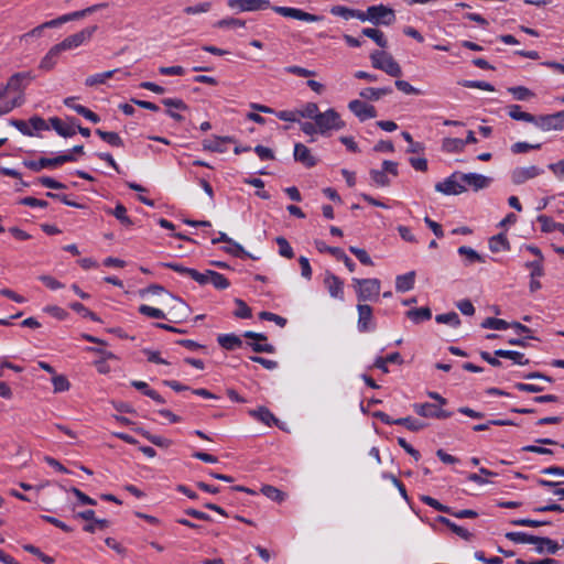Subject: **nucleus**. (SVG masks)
Listing matches in <instances>:
<instances>
[{
  "instance_id": "f257e3e1",
  "label": "nucleus",
  "mask_w": 564,
  "mask_h": 564,
  "mask_svg": "<svg viewBox=\"0 0 564 564\" xmlns=\"http://www.w3.org/2000/svg\"><path fill=\"white\" fill-rule=\"evenodd\" d=\"M228 7L239 11H258L271 8L280 15L306 22H318L323 19L321 15L312 14L301 9L271 6L269 0H228Z\"/></svg>"
},
{
  "instance_id": "f03ea898",
  "label": "nucleus",
  "mask_w": 564,
  "mask_h": 564,
  "mask_svg": "<svg viewBox=\"0 0 564 564\" xmlns=\"http://www.w3.org/2000/svg\"><path fill=\"white\" fill-rule=\"evenodd\" d=\"M505 536L514 543L534 544L535 552L539 554H555L564 546V539L560 544L557 541L547 536H538L524 532H507Z\"/></svg>"
},
{
  "instance_id": "7ed1b4c3",
  "label": "nucleus",
  "mask_w": 564,
  "mask_h": 564,
  "mask_svg": "<svg viewBox=\"0 0 564 564\" xmlns=\"http://www.w3.org/2000/svg\"><path fill=\"white\" fill-rule=\"evenodd\" d=\"M372 67L383 70L392 77H401L402 68L393 56L386 51H375L370 54Z\"/></svg>"
},
{
  "instance_id": "20e7f679",
  "label": "nucleus",
  "mask_w": 564,
  "mask_h": 564,
  "mask_svg": "<svg viewBox=\"0 0 564 564\" xmlns=\"http://www.w3.org/2000/svg\"><path fill=\"white\" fill-rule=\"evenodd\" d=\"M354 288L357 293L359 303L367 301H378L381 283L380 280L373 279H352Z\"/></svg>"
},
{
  "instance_id": "39448f33",
  "label": "nucleus",
  "mask_w": 564,
  "mask_h": 564,
  "mask_svg": "<svg viewBox=\"0 0 564 564\" xmlns=\"http://www.w3.org/2000/svg\"><path fill=\"white\" fill-rule=\"evenodd\" d=\"M315 123L318 128V133L325 134L329 130H340L345 128L346 123L341 120L340 115L333 108L319 112Z\"/></svg>"
},
{
  "instance_id": "423d86ee",
  "label": "nucleus",
  "mask_w": 564,
  "mask_h": 564,
  "mask_svg": "<svg viewBox=\"0 0 564 564\" xmlns=\"http://www.w3.org/2000/svg\"><path fill=\"white\" fill-rule=\"evenodd\" d=\"M77 159L72 153H64L55 158H40L37 161H24L23 165L33 172H40L46 167H56L67 162H75Z\"/></svg>"
},
{
  "instance_id": "0eeeda50",
  "label": "nucleus",
  "mask_w": 564,
  "mask_h": 564,
  "mask_svg": "<svg viewBox=\"0 0 564 564\" xmlns=\"http://www.w3.org/2000/svg\"><path fill=\"white\" fill-rule=\"evenodd\" d=\"M368 18L375 25H391L395 22L394 10L383 4L368 7Z\"/></svg>"
},
{
  "instance_id": "6e6552de",
  "label": "nucleus",
  "mask_w": 564,
  "mask_h": 564,
  "mask_svg": "<svg viewBox=\"0 0 564 564\" xmlns=\"http://www.w3.org/2000/svg\"><path fill=\"white\" fill-rule=\"evenodd\" d=\"M533 123L542 130H563L564 129V110L552 113L534 116Z\"/></svg>"
},
{
  "instance_id": "1a4fd4ad",
  "label": "nucleus",
  "mask_w": 564,
  "mask_h": 564,
  "mask_svg": "<svg viewBox=\"0 0 564 564\" xmlns=\"http://www.w3.org/2000/svg\"><path fill=\"white\" fill-rule=\"evenodd\" d=\"M97 26H88L75 34H72L64 39L61 43H58V48L62 50V52L67 50H73L82 45L85 41L89 40L94 32L96 31Z\"/></svg>"
},
{
  "instance_id": "9d476101",
  "label": "nucleus",
  "mask_w": 564,
  "mask_h": 564,
  "mask_svg": "<svg viewBox=\"0 0 564 564\" xmlns=\"http://www.w3.org/2000/svg\"><path fill=\"white\" fill-rule=\"evenodd\" d=\"M75 518L83 519L88 521L87 524L84 525L83 530L87 533H95V524H98V529L104 530L110 527V521L107 519H98L95 516V511L93 509H88L85 511H80L75 513Z\"/></svg>"
},
{
  "instance_id": "9b49d317",
  "label": "nucleus",
  "mask_w": 564,
  "mask_h": 564,
  "mask_svg": "<svg viewBox=\"0 0 564 564\" xmlns=\"http://www.w3.org/2000/svg\"><path fill=\"white\" fill-rule=\"evenodd\" d=\"M460 173L455 172L444 182H440L435 185V189L446 195H458L467 191L466 186L458 183L455 177L459 176Z\"/></svg>"
},
{
  "instance_id": "f8f14e48",
  "label": "nucleus",
  "mask_w": 564,
  "mask_h": 564,
  "mask_svg": "<svg viewBox=\"0 0 564 564\" xmlns=\"http://www.w3.org/2000/svg\"><path fill=\"white\" fill-rule=\"evenodd\" d=\"M348 108L352 113H355L360 119V121H365L366 119L377 117V109L375 108V106L368 105L359 99L349 101Z\"/></svg>"
},
{
  "instance_id": "ddd939ff",
  "label": "nucleus",
  "mask_w": 564,
  "mask_h": 564,
  "mask_svg": "<svg viewBox=\"0 0 564 564\" xmlns=\"http://www.w3.org/2000/svg\"><path fill=\"white\" fill-rule=\"evenodd\" d=\"M414 410L424 417L447 419L452 415V412L442 410L433 403L415 404Z\"/></svg>"
},
{
  "instance_id": "4468645a",
  "label": "nucleus",
  "mask_w": 564,
  "mask_h": 564,
  "mask_svg": "<svg viewBox=\"0 0 564 564\" xmlns=\"http://www.w3.org/2000/svg\"><path fill=\"white\" fill-rule=\"evenodd\" d=\"M459 178L474 191L488 187L492 181L490 177L477 173H460Z\"/></svg>"
},
{
  "instance_id": "2eb2a0df",
  "label": "nucleus",
  "mask_w": 564,
  "mask_h": 564,
  "mask_svg": "<svg viewBox=\"0 0 564 564\" xmlns=\"http://www.w3.org/2000/svg\"><path fill=\"white\" fill-rule=\"evenodd\" d=\"M542 173L543 170L539 169L535 165H531L529 167H517L512 171L511 178L514 184L519 185L530 178L539 176Z\"/></svg>"
},
{
  "instance_id": "dca6fc26",
  "label": "nucleus",
  "mask_w": 564,
  "mask_h": 564,
  "mask_svg": "<svg viewBox=\"0 0 564 564\" xmlns=\"http://www.w3.org/2000/svg\"><path fill=\"white\" fill-rule=\"evenodd\" d=\"M294 160L305 167H314L317 160L312 155L311 150L303 143H295L294 145Z\"/></svg>"
},
{
  "instance_id": "f3484780",
  "label": "nucleus",
  "mask_w": 564,
  "mask_h": 564,
  "mask_svg": "<svg viewBox=\"0 0 564 564\" xmlns=\"http://www.w3.org/2000/svg\"><path fill=\"white\" fill-rule=\"evenodd\" d=\"M33 79L34 76L31 72L15 73L9 78L7 88H9L10 91H23L26 85Z\"/></svg>"
},
{
  "instance_id": "a211bd4d",
  "label": "nucleus",
  "mask_w": 564,
  "mask_h": 564,
  "mask_svg": "<svg viewBox=\"0 0 564 564\" xmlns=\"http://www.w3.org/2000/svg\"><path fill=\"white\" fill-rule=\"evenodd\" d=\"M324 284L330 296L339 300L344 299V282L337 275L332 272H327L324 279Z\"/></svg>"
},
{
  "instance_id": "6ab92c4d",
  "label": "nucleus",
  "mask_w": 564,
  "mask_h": 564,
  "mask_svg": "<svg viewBox=\"0 0 564 564\" xmlns=\"http://www.w3.org/2000/svg\"><path fill=\"white\" fill-rule=\"evenodd\" d=\"M358 310V328L360 332H368L372 328V307L368 304L359 303Z\"/></svg>"
},
{
  "instance_id": "aec40b11",
  "label": "nucleus",
  "mask_w": 564,
  "mask_h": 564,
  "mask_svg": "<svg viewBox=\"0 0 564 564\" xmlns=\"http://www.w3.org/2000/svg\"><path fill=\"white\" fill-rule=\"evenodd\" d=\"M249 415L252 417L261 421L268 426L271 425H278L279 426V419L274 416V414L265 406H259L254 410H249Z\"/></svg>"
},
{
  "instance_id": "412c9836",
  "label": "nucleus",
  "mask_w": 564,
  "mask_h": 564,
  "mask_svg": "<svg viewBox=\"0 0 564 564\" xmlns=\"http://www.w3.org/2000/svg\"><path fill=\"white\" fill-rule=\"evenodd\" d=\"M236 140L232 137H215L214 140H204L203 149L205 151L224 153L226 151L225 148L221 147V143H235Z\"/></svg>"
},
{
  "instance_id": "4be33fe9",
  "label": "nucleus",
  "mask_w": 564,
  "mask_h": 564,
  "mask_svg": "<svg viewBox=\"0 0 564 564\" xmlns=\"http://www.w3.org/2000/svg\"><path fill=\"white\" fill-rule=\"evenodd\" d=\"M50 123L52 128L64 138H70L76 134L75 126L69 123L68 126L63 122L62 119L57 117L50 118Z\"/></svg>"
},
{
  "instance_id": "5701e85b",
  "label": "nucleus",
  "mask_w": 564,
  "mask_h": 564,
  "mask_svg": "<svg viewBox=\"0 0 564 564\" xmlns=\"http://www.w3.org/2000/svg\"><path fill=\"white\" fill-rule=\"evenodd\" d=\"M405 316L414 324H420L424 321H429L432 317V311L430 307L411 308L405 313Z\"/></svg>"
},
{
  "instance_id": "b1692460",
  "label": "nucleus",
  "mask_w": 564,
  "mask_h": 564,
  "mask_svg": "<svg viewBox=\"0 0 564 564\" xmlns=\"http://www.w3.org/2000/svg\"><path fill=\"white\" fill-rule=\"evenodd\" d=\"M61 53H62V50L58 48L57 44H55L54 46L51 47V50L47 52V54L42 58L39 67L43 70L52 69L55 66L56 61H57L58 56L61 55Z\"/></svg>"
},
{
  "instance_id": "393cba45",
  "label": "nucleus",
  "mask_w": 564,
  "mask_h": 564,
  "mask_svg": "<svg viewBox=\"0 0 564 564\" xmlns=\"http://www.w3.org/2000/svg\"><path fill=\"white\" fill-rule=\"evenodd\" d=\"M134 431L145 437L149 442H151L153 445L167 448L172 445V441L159 435H153L149 431L144 430L143 427H137Z\"/></svg>"
},
{
  "instance_id": "a878e982",
  "label": "nucleus",
  "mask_w": 564,
  "mask_h": 564,
  "mask_svg": "<svg viewBox=\"0 0 564 564\" xmlns=\"http://www.w3.org/2000/svg\"><path fill=\"white\" fill-rule=\"evenodd\" d=\"M391 87L372 88L368 87L359 93V96L367 100H379L382 96L392 94Z\"/></svg>"
},
{
  "instance_id": "bb28decb",
  "label": "nucleus",
  "mask_w": 564,
  "mask_h": 564,
  "mask_svg": "<svg viewBox=\"0 0 564 564\" xmlns=\"http://www.w3.org/2000/svg\"><path fill=\"white\" fill-rule=\"evenodd\" d=\"M415 281V272L410 271L403 275H398L395 280V289L398 292H406L412 290Z\"/></svg>"
},
{
  "instance_id": "cd10ccee",
  "label": "nucleus",
  "mask_w": 564,
  "mask_h": 564,
  "mask_svg": "<svg viewBox=\"0 0 564 564\" xmlns=\"http://www.w3.org/2000/svg\"><path fill=\"white\" fill-rule=\"evenodd\" d=\"M495 356L510 359L514 364L521 365V366L528 365L530 362L528 358H524V355L522 352L514 351V350L497 349V350H495Z\"/></svg>"
},
{
  "instance_id": "c85d7f7f",
  "label": "nucleus",
  "mask_w": 564,
  "mask_h": 564,
  "mask_svg": "<svg viewBox=\"0 0 564 564\" xmlns=\"http://www.w3.org/2000/svg\"><path fill=\"white\" fill-rule=\"evenodd\" d=\"M217 341L226 350H234L242 346V340L235 334L219 335Z\"/></svg>"
},
{
  "instance_id": "c756f323",
  "label": "nucleus",
  "mask_w": 564,
  "mask_h": 564,
  "mask_svg": "<svg viewBox=\"0 0 564 564\" xmlns=\"http://www.w3.org/2000/svg\"><path fill=\"white\" fill-rule=\"evenodd\" d=\"M361 34L371 39L381 48H386L388 46V40L379 29L365 28L362 29Z\"/></svg>"
},
{
  "instance_id": "7c9ffc66",
  "label": "nucleus",
  "mask_w": 564,
  "mask_h": 564,
  "mask_svg": "<svg viewBox=\"0 0 564 564\" xmlns=\"http://www.w3.org/2000/svg\"><path fill=\"white\" fill-rule=\"evenodd\" d=\"M106 212L113 215L120 221V224L126 227H131L133 225V221L127 215V208L121 203H118L115 209L108 208Z\"/></svg>"
},
{
  "instance_id": "2f4dec72",
  "label": "nucleus",
  "mask_w": 564,
  "mask_h": 564,
  "mask_svg": "<svg viewBox=\"0 0 564 564\" xmlns=\"http://www.w3.org/2000/svg\"><path fill=\"white\" fill-rule=\"evenodd\" d=\"M95 132L111 147H123V140L117 132L104 131L101 129H97Z\"/></svg>"
},
{
  "instance_id": "473e14b6",
  "label": "nucleus",
  "mask_w": 564,
  "mask_h": 564,
  "mask_svg": "<svg viewBox=\"0 0 564 564\" xmlns=\"http://www.w3.org/2000/svg\"><path fill=\"white\" fill-rule=\"evenodd\" d=\"M395 425H402L409 431L419 432L426 427V423L412 419L411 416L400 417L395 420Z\"/></svg>"
},
{
  "instance_id": "72a5a7b5",
  "label": "nucleus",
  "mask_w": 564,
  "mask_h": 564,
  "mask_svg": "<svg viewBox=\"0 0 564 564\" xmlns=\"http://www.w3.org/2000/svg\"><path fill=\"white\" fill-rule=\"evenodd\" d=\"M500 248L505 250H510V242L508 241L505 234H498L490 238L489 240V249L492 252H498Z\"/></svg>"
},
{
  "instance_id": "f704fd0d",
  "label": "nucleus",
  "mask_w": 564,
  "mask_h": 564,
  "mask_svg": "<svg viewBox=\"0 0 564 564\" xmlns=\"http://www.w3.org/2000/svg\"><path fill=\"white\" fill-rule=\"evenodd\" d=\"M508 108H509V116L513 120H519V121H525V122L533 123L534 115H531V113L525 112V111H521V107L519 105H511Z\"/></svg>"
},
{
  "instance_id": "c9c22d12",
  "label": "nucleus",
  "mask_w": 564,
  "mask_h": 564,
  "mask_svg": "<svg viewBox=\"0 0 564 564\" xmlns=\"http://www.w3.org/2000/svg\"><path fill=\"white\" fill-rule=\"evenodd\" d=\"M463 139L458 138H445L442 142V149L445 152H462L464 150Z\"/></svg>"
},
{
  "instance_id": "e433bc0d",
  "label": "nucleus",
  "mask_w": 564,
  "mask_h": 564,
  "mask_svg": "<svg viewBox=\"0 0 564 564\" xmlns=\"http://www.w3.org/2000/svg\"><path fill=\"white\" fill-rule=\"evenodd\" d=\"M208 276L209 283H212L217 290H225L230 285L228 279L221 273L208 270Z\"/></svg>"
},
{
  "instance_id": "4c0bfd02",
  "label": "nucleus",
  "mask_w": 564,
  "mask_h": 564,
  "mask_svg": "<svg viewBox=\"0 0 564 564\" xmlns=\"http://www.w3.org/2000/svg\"><path fill=\"white\" fill-rule=\"evenodd\" d=\"M106 4H95L91 7H88L80 11H75L68 14H64L63 19H65V23L74 20H79L82 18H85L86 15L95 12L97 9L105 7Z\"/></svg>"
},
{
  "instance_id": "58836bf2",
  "label": "nucleus",
  "mask_w": 564,
  "mask_h": 564,
  "mask_svg": "<svg viewBox=\"0 0 564 564\" xmlns=\"http://www.w3.org/2000/svg\"><path fill=\"white\" fill-rule=\"evenodd\" d=\"M482 328L503 330L509 328V323L505 319L496 317H487L481 323Z\"/></svg>"
},
{
  "instance_id": "ea45409f",
  "label": "nucleus",
  "mask_w": 564,
  "mask_h": 564,
  "mask_svg": "<svg viewBox=\"0 0 564 564\" xmlns=\"http://www.w3.org/2000/svg\"><path fill=\"white\" fill-rule=\"evenodd\" d=\"M223 250L229 254L237 257V258L249 257V258L256 259L249 252H247L241 245H239L238 242H236L234 240H232V242L229 243V246L224 247Z\"/></svg>"
},
{
  "instance_id": "a19ab883",
  "label": "nucleus",
  "mask_w": 564,
  "mask_h": 564,
  "mask_svg": "<svg viewBox=\"0 0 564 564\" xmlns=\"http://www.w3.org/2000/svg\"><path fill=\"white\" fill-rule=\"evenodd\" d=\"M457 251L458 254L466 257L469 263L485 262V258L470 247L462 246Z\"/></svg>"
},
{
  "instance_id": "79ce46f5",
  "label": "nucleus",
  "mask_w": 564,
  "mask_h": 564,
  "mask_svg": "<svg viewBox=\"0 0 564 564\" xmlns=\"http://www.w3.org/2000/svg\"><path fill=\"white\" fill-rule=\"evenodd\" d=\"M435 321L438 324H449L454 327H457L460 325V318L456 312L438 314V315H436Z\"/></svg>"
},
{
  "instance_id": "37998d69",
  "label": "nucleus",
  "mask_w": 564,
  "mask_h": 564,
  "mask_svg": "<svg viewBox=\"0 0 564 564\" xmlns=\"http://www.w3.org/2000/svg\"><path fill=\"white\" fill-rule=\"evenodd\" d=\"M420 499L423 503H425L426 506H429L440 512L447 513V514H448V512H452L451 507L441 503L438 500L434 499L431 496H421Z\"/></svg>"
},
{
  "instance_id": "c03bdc74",
  "label": "nucleus",
  "mask_w": 564,
  "mask_h": 564,
  "mask_svg": "<svg viewBox=\"0 0 564 564\" xmlns=\"http://www.w3.org/2000/svg\"><path fill=\"white\" fill-rule=\"evenodd\" d=\"M52 383L54 386L55 393L67 391L70 388V383H69L68 379L66 378V376H64V375L55 373L52 377Z\"/></svg>"
},
{
  "instance_id": "a18cd8bd",
  "label": "nucleus",
  "mask_w": 564,
  "mask_h": 564,
  "mask_svg": "<svg viewBox=\"0 0 564 564\" xmlns=\"http://www.w3.org/2000/svg\"><path fill=\"white\" fill-rule=\"evenodd\" d=\"M512 525L516 527H529V528H539L543 525H550L551 521H544V520H533V519H516L510 521Z\"/></svg>"
},
{
  "instance_id": "49530a36",
  "label": "nucleus",
  "mask_w": 564,
  "mask_h": 564,
  "mask_svg": "<svg viewBox=\"0 0 564 564\" xmlns=\"http://www.w3.org/2000/svg\"><path fill=\"white\" fill-rule=\"evenodd\" d=\"M275 242L279 246V253L288 259H292L294 257V252L292 247L290 246L289 241L282 237L279 236L275 238Z\"/></svg>"
},
{
  "instance_id": "de8ad7c7",
  "label": "nucleus",
  "mask_w": 564,
  "mask_h": 564,
  "mask_svg": "<svg viewBox=\"0 0 564 564\" xmlns=\"http://www.w3.org/2000/svg\"><path fill=\"white\" fill-rule=\"evenodd\" d=\"M139 313L145 315L151 318L164 319L166 318L164 312L160 308L151 307L149 305L142 304L138 308Z\"/></svg>"
},
{
  "instance_id": "09e8293b",
  "label": "nucleus",
  "mask_w": 564,
  "mask_h": 564,
  "mask_svg": "<svg viewBox=\"0 0 564 564\" xmlns=\"http://www.w3.org/2000/svg\"><path fill=\"white\" fill-rule=\"evenodd\" d=\"M261 492L273 501H282L284 499V492L271 485H264L261 488Z\"/></svg>"
},
{
  "instance_id": "8fccbe9b",
  "label": "nucleus",
  "mask_w": 564,
  "mask_h": 564,
  "mask_svg": "<svg viewBox=\"0 0 564 564\" xmlns=\"http://www.w3.org/2000/svg\"><path fill=\"white\" fill-rule=\"evenodd\" d=\"M349 251L364 264L368 267L373 265V261L365 249L357 248L354 246L349 247Z\"/></svg>"
},
{
  "instance_id": "3c124183",
  "label": "nucleus",
  "mask_w": 564,
  "mask_h": 564,
  "mask_svg": "<svg viewBox=\"0 0 564 564\" xmlns=\"http://www.w3.org/2000/svg\"><path fill=\"white\" fill-rule=\"evenodd\" d=\"M297 112L300 117L313 119L315 121L319 113V110L317 104L307 102L305 107L302 110H297Z\"/></svg>"
},
{
  "instance_id": "603ef678",
  "label": "nucleus",
  "mask_w": 564,
  "mask_h": 564,
  "mask_svg": "<svg viewBox=\"0 0 564 564\" xmlns=\"http://www.w3.org/2000/svg\"><path fill=\"white\" fill-rule=\"evenodd\" d=\"M538 221L541 224V230L543 232H552L554 230H557V227H560V223H555L551 217L545 215H540L538 217Z\"/></svg>"
},
{
  "instance_id": "864d4df0",
  "label": "nucleus",
  "mask_w": 564,
  "mask_h": 564,
  "mask_svg": "<svg viewBox=\"0 0 564 564\" xmlns=\"http://www.w3.org/2000/svg\"><path fill=\"white\" fill-rule=\"evenodd\" d=\"M369 174L376 185L383 186V187L390 185V180L387 176V174L384 173V171H382V170L379 171V170L372 169V170H370Z\"/></svg>"
},
{
  "instance_id": "5fc2aeb1",
  "label": "nucleus",
  "mask_w": 564,
  "mask_h": 564,
  "mask_svg": "<svg viewBox=\"0 0 564 564\" xmlns=\"http://www.w3.org/2000/svg\"><path fill=\"white\" fill-rule=\"evenodd\" d=\"M508 90L518 100H527L534 96V94L524 86L510 87Z\"/></svg>"
},
{
  "instance_id": "6e6d98bb",
  "label": "nucleus",
  "mask_w": 564,
  "mask_h": 564,
  "mask_svg": "<svg viewBox=\"0 0 564 564\" xmlns=\"http://www.w3.org/2000/svg\"><path fill=\"white\" fill-rule=\"evenodd\" d=\"M167 294H169L171 301L173 302L172 308L176 310L181 316H186L189 312L188 305L183 300L173 295L172 293L167 292Z\"/></svg>"
},
{
  "instance_id": "4d7b16f0",
  "label": "nucleus",
  "mask_w": 564,
  "mask_h": 564,
  "mask_svg": "<svg viewBox=\"0 0 564 564\" xmlns=\"http://www.w3.org/2000/svg\"><path fill=\"white\" fill-rule=\"evenodd\" d=\"M245 25H246V21L245 20H240V19H236V18L223 19V20H219L215 24V26L219 28V29H225V28H243Z\"/></svg>"
},
{
  "instance_id": "13d9d810",
  "label": "nucleus",
  "mask_w": 564,
  "mask_h": 564,
  "mask_svg": "<svg viewBox=\"0 0 564 564\" xmlns=\"http://www.w3.org/2000/svg\"><path fill=\"white\" fill-rule=\"evenodd\" d=\"M482 475H484V476H497V474H496V473H494V471H491V470H489V469H487V468H485V467H481V468L479 469V474H475V473L469 474V475L467 476V479H468V480H470V481H473V482H476V484L482 485V484H486V482H487V480L482 477Z\"/></svg>"
},
{
  "instance_id": "bf43d9fd",
  "label": "nucleus",
  "mask_w": 564,
  "mask_h": 564,
  "mask_svg": "<svg viewBox=\"0 0 564 564\" xmlns=\"http://www.w3.org/2000/svg\"><path fill=\"white\" fill-rule=\"evenodd\" d=\"M235 303L238 308L235 311V316L238 318H250L252 316L251 308L240 299H236Z\"/></svg>"
},
{
  "instance_id": "052dcab7",
  "label": "nucleus",
  "mask_w": 564,
  "mask_h": 564,
  "mask_svg": "<svg viewBox=\"0 0 564 564\" xmlns=\"http://www.w3.org/2000/svg\"><path fill=\"white\" fill-rule=\"evenodd\" d=\"M540 148H541L540 143L530 144L527 142H516L514 144H512L511 151L514 154H521V153H527L530 150H539Z\"/></svg>"
},
{
  "instance_id": "680f3d73",
  "label": "nucleus",
  "mask_w": 564,
  "mask_h": 564,
  "mask_svg": "<svg viewBox=\"0 0 564 564\" xmlns=\"http://www.w3.org/2000/svg\"><path fill=\"white\" fill-rule=\"evenodd\" d=\"M459 84L467 88H479L488 91L495 90V87L491 84L481 80H463Z\"/></svg>"
},
{
  "instance_id": "e2e57ef3",
  "label": "nucleus",
  "mask_w": 564,
  "mask_h": 564,
  "mask_svg": "<svg viewBox=\"0 0 564 564\" xmlns=\"http://www.w3.org/2000/svg\"><path fill=\"white\" fill-rule=\"evenodd\" d=\"M75 111L78 115L91 121L93 123H98L100 121V117L85 106L78 105L77 107H75Z\"/></svg>"
},
{
  "instance_id": "0e129e2a",
  "label": "nucleus",
  "mask_w": 564,
  "mask_h": 564,
  "mask_svg": "<svg viewBox=\"0 0 564 564\" xmlns=\"http://www.w3.org/2000/svg\"><path fill=\"white\" fill-rule=\"evenodd\" d=\"M259 318L263 321L274 322L280 327H284L286 325V319L284 317L267 311L261 312L259 314Z\"/></svg>"
},
{
  "instance_id": "69168bd1",
  "label": "nucleus",
  "mask_w": 564,
  "mask_h": 564,
  "mask_svg": "<svg viewBox=\"0 0 564 564\" xmlns=\"http://www.w3.org/2000/svg\"><path fill=\"white\" fill-rule=\"evenodd\" d=\"M43 311L59 321H63L68 316V313L57 305H47Z\"/></svg>"
},
{
  "instance_id": "338daca9",
  "label": "nucleus",
  "mask_w": 564,
  "mask_h": 564,
  "mask_svg": "<svg viewBox=\"0 0 564 564\" xmlns=\"http://www.w3.org/2000/svg\"><path fill=\"white\" fill-rule=\"evenodd\" d=\"M68 491H70L72 494L75 495V497L78 499L80 505H87V506H96L97 505L95 499L90 498L89 496H87L86 494H84L76 487L69 488Z\"/></svg>"
},
{
  "instance_id": "774afa93",
  "label": "nucleus",
  "mask_w": 564,
  "mask_h": 564,
  "mask_svg": "<svg viewBox=\"0 0 564 564\" xmlns=\"http://www.w3.org/2000/svg\"><path fill=\"white\" fill-rule=\"evenodd\" d=\"M37 181L43 186L52 188V189H65L66 188V185L64 183H61L50 176H41V177H39Z\"/></svg>"
}]
</instances>
